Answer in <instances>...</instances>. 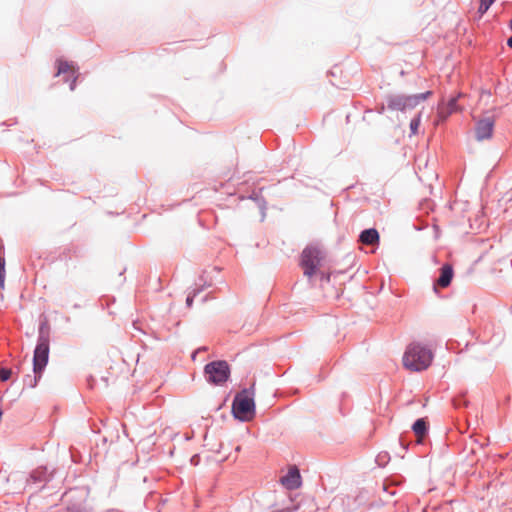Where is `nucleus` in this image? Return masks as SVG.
Segmentation results:
<instances>
[{
	"mask_svg": "<svg viewBox=\"0 0 512 512\" xmlns=\"http://www.w3.org/2000/svg\"><path fill=\"white\" fill-rule=\"evenodd\" d=\"M429 424L426 418H418L412 425V430L418 438L428 434Z\"/></svg>",
	"mask_w": 512,
	"mask_h": 512,
	"instance_id": "2eb2a0df",
	"label": "nucleus"
},
{
	"mask_svg": "<svg viewBox=\"0 0 512 512\" xmlns=\"http://www.w3.org/2000/svg\"><path fill=\"white\" fill-rule=\"evenodd\" d=\"M66 512H90L84 501L70 503L66 507Z\"/></svg>",
	"mask_w": 512,
	"mask_h": 512,
	"instance_id": "f3484780",
	"label": "nucleus"
},
{
	"mask_svg": "<svg viewBox=\"0 0 512 512\" xmlns=\"http://www.w3.org/2000/svg\"><path fill=\"white\" fill-rule=\"evenodd\" d=\"M52 478V475L48 472L47 467L40 466L34 469L27 478V486L32 487V485H36L37 490H41L45 487V484L49 482Z\"/></svg>",
	"mask_w": 512,
	"mask_h": 512,
	"instance_id": "0eeeda50",
	"label": "nucleus"
},
{
	"mask_svg": "<svg viewBox=\"0 0 512 512\" xmlns=\"http://www.w3.org/2000/svg\"><path fill=\"white\" fill-rule=\"evenodd\" d=\"M421 123V114H417L414 118H412L410 122V132L412 135H416L418 133V128Z\"/></svg>",
	"mask_w": 512,
	"mask_h": 512,
	"instance_id": "6ab92c4d",
	"label": "nucleus"
},
{
	"mask_svg": "<svg viewBox=\"0 0 512 512\" xmlns=\"http://www.w3.org/2000/svg\"><path fill=\"white\" fill-rule=\"evenodd\" d=\"M231 375L230 366L225 360H215L204 366V376L209 384L222 386Z\"/></svg>",
	"mask_w": 512,
	"mask_h": 512,
	"instance_id": "20e7f679",
	"label": "nucleus"
},
{
	"mask_svg": "<svg viewBox=\"0 0 512 512\" xmlns=\"http://www.w3.org/2000/svg\"><path fill=\"white\" fill-rule=\"evenodd\" d=\"M431 94V91L413 95L387 94L385 96V101L387 103L388 110L405 112L415 108L420 104V102L425 101Z\"/></svg>",
	"mask_w": 512,
	"mask_h": 512,
	"instance_id": "f03ea898",
	"label": "nucleus"
},
{
	"mask_svg": "<svg viewBox=\"0 0 512 512\" xmlns=\"http://www.w3.org/2000/svg\"><path fill=\"white\" fill-rule=\"evenodd\" d=\"M507 45L512 49V36L507 39Z\"/></svg>",
	"mask_w": 512,
	"mask_h": 512,
	"instance_id": "cd10ccee",
	"label": "nucleus"
},
{
	"mask_svg": "<svg viewBox=\"0 0 512 512\" xmlns=\"http://www.w3.org/2000/svg\"><path fill=\"white\" fill-rule=\"evenodd\" d=\"M387 109V103H382L381 105L377 106L376 107V111L377 113L379 114H383L385 112V110Z\"/></svg>",
	"mask_w": 512,
	"mask_h": 512,
	"instance_id": "b1692460",
	"label": "nucleus"
},
{
	"mask_svg": "<svg viewBox=\"0 0 512 512\" xmlns=\"http://www.w3.org/2000/svg\"><path fill=\"white\" fill-rule=\"evenodd\" d=\"M204 351H207V347L203 346V347H200L197 351H195V353L192 355L193 359L195 358V354L197 352H204Z\"/></svg>",
	"mask_w": 512,
	"mask_h": 512,
	"instance_id": "393cba45",
	"label": "nucleus"
},
{
	"mask_svg": "<svg viewBox=\"0 0 512 512\" xmlns=\"http://www.w3.org/2000/svg\"><path fill=\"white\" fill-rule=\"evenodd\" d=\"M439 277L434 280L433 289L437 292V287L446 288L451 284V281L454 276V270L451 264H444L439 269Z\"/></svg>",
	"mask_w": 512,
	"mask_h": 512,
	"instance_id": "1a4fd4ad",
	"label": "nucleus"
},
{
	"mask_svg": "<svg viewBox=\"0 0 512 512\" xmlns=\"http://www.w3.org/2000/svg\"><path fill=\"white\" fill-rule=\"evenodd\" d=\"M232 414L242 422L250 421L255 416V402L248 389L237 393L232 402Z\"/></svg>",
	"mask_w": 512,
	"mask_h": 512,
	"instance_id": "7ed1b4c3",
	"label": "nucleus"
},
{
	"mask_svg": "<svg viewBox=\"0 0 512 512\" xmlns=\"http://www.w3.org/2000/svg\"><path fill=\"white\" fill-rule=\"evenodd\" d=\"M496 0H480V2H483V3H486L488 5H491L495 2Z\"/></svg>",
	"mask_w": 512,
	"mask_h": 512,
	"instance_id": "bb28decb",
	"label": "nucleus"
},
{
	"mask_svg": "<svg viewBox=\"0 0 512 512\" xmlns=\"http://www.w3.org/2000/svg\"><path fill=\"white\" fill-rule=\"evenodd\" d=\"M195 458H196V456H193V457L191 458V462H192V463L196 462V459H195Z\"/></svg>",
	"mask_w": 512,
	"mask_h": 512,
	"instance_id": "c756f323",
	"label": "nucleus"
},
{
	"mask_svg": "<svg viewBox=\"0 0 512 512\" xmlns=\"http://www.w3.org/2000/svg\"><path fill=\"white\" fill-rule=\"evenodd\" d=\"M432 360V351L420 343H411L403 356L404 366L415 372L426 370L431 365Z\"/></svg>",
	"mask_w": 512,
	"mask_h": 512,
	"instance_id": "f257e3e1",
	"label": "nucleus"
},
{
	"mask_svg": "<svg viewBox=\"0 0 512 512\" xmlns=\"http://www.w3.org/2000/svg\"><path fill=\"white\" fill-rule=\"evenodd\" d=\"M509 28H510V29H511V31H512V19L510 20Z\"/></svg>",
	"mask_w": 512,
	"mask_h": 512,
	"instance_id": "2f4dec72",
	"label": "nucleus"
},
{
	"mask_svg": "<svg viewBox=\"0 0 512 512\" xmlns=\"http://www.w3.org/2000/svg\"><path fill=\"white\" fill-rule=\"evenodd\" d=\"M281 483L289 490L299 488L302 483L299 469L296 466L290 468L287 474L281 478Z\"/></svg>",
	"mask_w": 512,
	"mask_h": 512,
	"instance_id": "9d476101",
	"label": "nucleus"
},
{
	"mask_svg": "<svg viewBox=\"0 0 512 512\" xmlns=\"http://www.w3.org/2000/svg\"><path fill=\"white\" fill-rule=\"evenodd\" d=\"M37 341L50 343V325L46 317L40 320Z\"/></svg>",
	"mask_w": 512,
	"mask_h": 512,
	"instance_id": "4468645a",
	"label": "nucleus"
},
{
	"mask_svg": "<svg viewBox=\"0 0 512 512\" xmlns=\"http://www.w3.org/2000/svg\"><path fill=\"white\" fill-rule=\"evenodd\" d=\"M49 352V342L37 341L33 353V372L35 375L33 381L30 380V383L28 384L30 387H35L37 385L38 380L41 378V375L48 364ZM27 378L31 379V376L28 375Z\"/></svg>",
	"mask_w": 512,
	"mask_h": 512,
	"instance_id": "39448f33",
	"label": "nucleus"
},
{
	"mask_svg": "<svg viewBox=\"0 0 512 512\" xmlns=\"http://www.w3.org/2000/svg\"><path fill=\"white\" fill-rule=\"evenodd\" d=\"M382 459V456L381 455H378V458H377V461L378 463L380 464V460Z\"/></svg>",
	"mask_w": 512,
	"mask_h": 512,
	"instance_id": "c85d7f7f",
	"label": "nucleus"
},
{
	"mask_svg": "<svg viewBox=\"0 0 512 512\" xmlns=\"http://www.w3.org/2000/svg\"><path fill=\"white\" fill-rule=\"evenodd\" d=\"M263 188H260L258 191H253L249 196V199L253 200L260 209L261 212V220L263 221L266 217V209H267V201L262 196Z\"/></svg>",
	"mask_w": 512,
	"mask_h": 512,
	"instance_id": "ddd939ff",
	"label": "nucleus"
},
{
	"mask_svg": "<svg viewBox=\"0 0 512 512\" xmlns=\"http://www.w3.org/2000/svg\"><path fill=\"white\" fill-rule=\"evenodd\" d=\"M12 370L9 368H0V381L6 382L11 378Z\"/></svg>",
	"mask_w": 512,
	"mask_h": 512,
	"instance_id": "412c9836",
	"label": "nucleus"
},
{
	"mask_svg": "<svg viewBox=\"0 0 512 512\" xmlns=\"http://www.w3.org/2000/svg\"><path fill=\"white\" fill-rule=\"evenodd\" d=\"M202 290V288H197V289H194L192 292H190L188 295H187V298H186V305L187 307H191L192 304H193V300H194V297L200 293Z\"/></svg>",
	"mask_w": 512,
	"mask_h": 512,
	"instance_id": "4be33fe9",
	"label": "nucleus"
},
{
	"mask_svg": "<svg viewBox=\"0 0 512 512\" xmlns=\"http://www.w3.org/2000/svg\"><path fill=\"white\" fill-rule=\"evenodd\" d=\"M490 7H491V5H488L486 3L480 2L479 8H478V12L480 13V15H483V14H485L489 10Z\"/></svg>",
	"mask_w": 512,
	"mask_h": 512,
	"instance_id": "5701e85b",
	"label": "nucleus"
},
{
	"mask_svg": "<svg viewBox=\"0 0 512 512\" xmlns=\"http://www.w3.org/2000/svg\"><path fill=\"white\" fill-rule=\"evenodd\" d=\"M195 458H196V456H193V457L191 458V462H192V463L196 462V459H195Z\"/></svg>",
	"mask_w": 512,
	"mask_h": 512,
	"instance_id": "7c9ffc66",
	"label": "nucleus"
},
{
	"mask_svg": "<svg viewBox=\"0 0 512 512\" xmlns=\"http://www.w3.org/2000/svg\"><path fill=\"white\" fill-rule=\"evenodd\" d=\"M457 97H451L448 102L444 105H440L439 110L440 114L443 117H448L452 113L456 112L458 110V104H457Z\"/></svg>",
	"mask_w": 512,
	"mask_h": 512,
	"instance_id": "dca6fc26",
	"label": "nucleus"
},
{
	"mask_svg": "<svg viewBox=\"0 0 512 512\" xmlns=\"http://www.w3.org/2000/svg\"><path fill=\"white\" fill-rule=\"evenodd\" d=\"M296 508H284L281 510H278L277 512H293Z\"/></svg>",
	"mask_w": 512,
	"mask_h": 512,
	"instance_id": "a878e982",
	"label": "nucleus"
},
{
	"mask_svg": "<svg viewBox=\"0 0 512 512\" xmlns=\"http://www.w3.org/2000/svg\"><path fill=\"white\" fill-rule=\"evenodd\" d=\"M359 241L365 245L379 243V233L375 228L364 229L359 235Z\"/></svg>",
	"mask_w": 512,
	"mask_h": 512,
	"instance_id": "f8f14e48",
	"label": "nucleus"
},
{
	"mask_svg": "<svg viewBox=\"0 0 512 512\" xmlns=\"http://www.w3.org/2000/svg\"><path fill=\"white\" fill-rule=\"evenodd\" d=\"M494 124V119L491 117L478 120L475 125L476 139L478 141L490 139L493 134Z\"/></svg>",
	"mask_w": 512,
	"mask_h": 512,
	"instance_id": "6e6552de",
	"label": "nucleus"
},
{
	"mask_svg": "<svg viewBox=\"0 0 512 512\" xmlns=\"http://www.w3.org/2000/svg\"><path fill=\"white\" fill-rule=\"evenodd\" d=\"M322 259V251L317 246H307L302 251L300 259V265L304 270V275L308 277L315 275Z\"/></svg>",
	"mask_w": 512,
	"mask_h": 512,
	"instance_id": "423d86ee",
	"label": "nucleus"
},
{
	"mask_svg": "<svg viewBox=\"0 0 512 512\" xmlns=\"http://www.w3.org/2000/svg\"><path fill=\"white\" fill-rule=\"evenodd\" d=\"M71 72L74 76L72 81L69 84V88L71 91H74L76 88V81L78 79V67H75L72 63L64 60H57V73L55 76H59L60 74H65Z\"/></svg>",
	"mask_w": 512,
	"mask_h": 512,
	"instance_id": "9b49d317",
	"label": "nucleus"
},
{
	"mask_svg": "<svg viewBox=\"0 0 512 512\" xmlns=\"http://www.w3.org/2000/svg\"><path fill=\"white\" fill-rule=\"evenodd\" d=\"M3 247L0 246V288H4L5 285V257L2 252Z\"/></svg>",
	"mask_w": 512,
	"mask_h": 512,
	"instance_id": "a211bd4d",
	"label": "nucleus"
},
{
	"mask_svg": "<svg viewBox=\"0 0 512 512\" xmlns=\"http://www.w3.org/2000/svg\"><path fill=\"white\" fill-rule=\"evenodd\" d=\"M452 402H453V406L456 409H459L461 407H466L468 405V401L463 396H458V397L453 398Z\"/></svg>",
	"mask_w": 512,
	"mask_h": 512,
	"instance_id": "aec40b11",
	"label": "nucleus"
}]
</instances>
